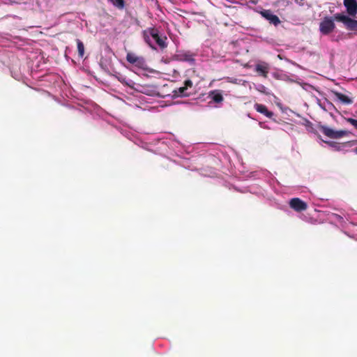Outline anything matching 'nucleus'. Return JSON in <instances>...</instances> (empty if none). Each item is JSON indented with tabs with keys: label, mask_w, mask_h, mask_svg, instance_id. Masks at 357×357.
Here are the masks:
<instances>
[{
	"label": "nucleus",
	"mask_w": 357,
	"mask_h": 357,
	"mask_svg": "<svg viewBox=\"0 0 357 357\" xmlns=\"http://www.w3.org/2000/svg\"><path fill=\"white\" fill-rule=\"evenodd\" d=\"M77 51L78 54L80 58H82L84 55V43L79 40L77 39Z\"/></svg>",
	"instance_id": "4468645a"
},
{
	"label": "nucleus",
	"mask_w": 357,
	"mask_h": 357,
	"mask_svg": "<svg viewBox=\"0 0 357 357\" xmlns=\"http://www.w3.org/2000/svg\"><path fill=\"white\" fill-rule=\"evenodd\" d=\"M261 15L275 26L278 25L281 22L279 17L273 13L271 10H264L260 12Z\"/></svg>",
	"instance_id": "0eeeda50"
},
{
	"label": "nucleus",
	"mask_w": 357,
	"mask_h": 357,
	"mask_svg": "<svg viewBox=\"0 0 357 357\" xmlns=\"http://www.w3.org/2000/svg\"><path fill=\"white\" fill-rule=\"evenodd\" d=\"M330 146L333 148L336 151H340L342 149V147H344L347 145L349 142L344 143V144H339L335 142H326Z\"/></svg>",
	"instance_id": "2eb2a0df"
},
{
	"label": "nucleus",
	"mask_w": 357,
	"mask_h": 357,
	"mask_svg": "<svg viewBox=\"0 0 357 357\" xmlns=\"http://www.w3.org/2000/svg\"><path fill=\"white\" fill-rule=\"evenodd\" d=\"M334 19L337 22L344 23L348 30L357 31V20H353L342 13L335 14Z\"/></svg>",
	"instance_id": "f03ea898"
},
{
	"label": "nucleus",
	"mask_w": 357,
	"mask_h": 357,
	"mask_svg": "<svg viewBox=\"0 0 357 357\" xmlns=\"http://www.w3.org/2000/svg\"><path fill=\"white\" fill-rule=\"evenodd\" d=\"M334 20L330 17H325L319 24V31L324 35L331 33L335 28Z\"/></svg>",
	"instance_id": "20e7f679"
},
{
	"label": "nucleus",
	"mask_w": 357,
	"mask_h": 357,
	"mask_svg": "<svg viewBox=\"0 0 357 357\" xmlns=\"http://www.w3.org/2000/svg\"><path fill=\"white\" fill-rule=\"evenodd\" d=\"M344 5L347 8V13L351 16H355L357 13L356 0H344Z\"/></svg>",
	"instance_id": "6e6552de"
},
{
	"label": "nucleus",
	"mask_w": 357,
	"mask_h": 357,
	"mask_svg": "<svg viewBox=\"0 0 357 357\" xmlns=\"http://www.w3.org/2000/svg\"><path fill=\"white\" fill-rule=\"evenodd\" d=\"M210 96L211 97L212 100L216 103H220L223 101L222 95L218 91H211L210 93Z\"/></svg>",
	"instance_id": "ddd939ff"
},
{
	"label": "nucleus",
	"mask_w": 357,
	"mask_h": 357,
	"mask_svg": "<svg viewBox=\"0 0 357 357\" xmlns=\"http://www.w3.org/2000/svg\"><path fill=\"white\" fill-rule=\"evenodd\" d=\"M186 87L181 86L174 91V96L177 97H186L190 95V93L187 92Z\"/></svg>",
	"instance_id": "f8f14e48"
},
{
	"label": "nucleus",
	"mask_w": 357,
	"mask_h": 357,
	"mask_svg": "<svg viewBox=\"0 0 357 357\" xmlns=\"http://www.w3.org/2000/svg\"><path fill=\"white\" fill-rule=\"evenodd\" d=\"M319 130L326 137L331 139H339L349 134L347 130H334L326 126H319Z\"/></svg>",
	"instance_id": "7ed1b4c3"
},
{
	"label": "nucleus",
	"mask_w": 357,
	"mask_h": 357,
	"mask_svg": "<svg viewBox=\"0 0 357 357\" xmlns=\"http://www.w3.org/2000/svg\"><path fill=\"white\" fill-rule=\"evenodd\" d=\"M119 80L123 83V84H126V85H128L130 86V84L126 81V78L125 77H119Z\"/></svg>",
	"instance_id": "6ab92c4d"
},
{
	"label": "nucleus",
	"mask_w": 357,
	"mask_h": 357,
	"mask_svg": "<svg viewBox=\"0 0 357 357\" xmlns=\"http://www.w3.org/2000/svg\"><path fill=\"white\" fill-rule=\"evenodd\" d=\"M143 37L145 42L153 50H156L153 41H154L162 50L167 47V36L163 34H160L158 29L155 27H150L144 30L143 31Z\"/></svg>",
	"instance_id": "f257e3e1"
},
{
	"label": "nucleus",
	"mask_w": 357,
	"mask_h": 357,
	"mask_svg": "<svg viewBox=\"0 0 357 357\" xmlns=\"http://www.w3.org/2000/svg\"><path fill=\"white\" fill-rule=\"evenodd\" d=\"M335 96L341 102L345 105H350L353 103V100L351 98L340 92H335Z\"/></svg>",
	"instance_id": "9b49d317"
},
{
	"label": "nucleus",
	"mask_w": 357,
	"mask_h": 357,
	"mask_svg": "<svg viewBox=\"0 0 357 357\" xmlns=\"http://www.w3.org/2000/svg\"><path fill=\"white\" fill-rule=\"evenodd\" d=\"M257 112L263 114L268 118H272L274 115L273 112L268 111L266 106L262 104L256 103L254 106Z\"/></svg>",
	"instance_id": "9d476101"
},
{
	"label": "nucleus",
	"mask_w": 357,
	"mask_h": 357,
	"mask_svg": "<svg viewBox=\"0 0 357 357\" xmlns=\"http://www.w3.org/2000/svg\"><path fill=\"white\" fill-rule=\"evenodd\" d=\"M303 1L304 0H295V2L296 3H298V5H300V6H303Z\"/></svg>",
	"instance_id": "412c9836"
},
{
	"label": "nucleus",
	"mask_w": 357,
	"mask_h": 357,
	"mask_svg": "<svg viewBox=\"0 0 357 357\" xmlns=\"http://www.w3.org/2000/svg\"><path fill=\"white\" fill-rule=\"evenodd\" d=\"M354 153L357 154V147L354 150Z\"/></svg>",
	"instance_id": "4be33fe9"
},
{
	"label": "nucleus",
	"mask_w": 357,
	"mask_h": 357,
	"mask_svg": "<svg viewBox=\"0 0 357 357\" xmlns=\"http://www.w3.org/2000/svg\"><path fill=\"white\" fill-rule=\"evenodd\" d=\"M192 85H193L192 82L190 79H187L184 82V86L186 87L187 89L188 88H192Z\"/></svg>",
	"instance_id": "a211bd4d"
},
{
	"label": "nucleus",
	"mask_w": 357,
	"mask_h": 357,
	"mask_svg": "<svg viewBox=\"0 0 357 357\" xmlns=\"http://www.w3.org/2000/svg\"><path fill=\"white\" fill-rule=\"evenodd\" d=\"M289 206L296 212L305 211L307 208V204L299 198H292L289 202Z\"/></svg>",
	"instance_id": "423d86ee"
},
{
	"label": "nucleus",
	"mask_w": 357,
	"mask_h": 357,
	"mask_svg": "<svg viewBox=\"0 0 357 357\" xmlns=\"http://www.w3.org/2000/svg\"><path fill=\"white\" fill-rule=\"evenodd\" d=\"M119 9H123L125 6L124 0H107Z\"/></svg>",
	"instance_id": "dca6fc26"
},
{
	"label": "nucleus",
	"mask_w": 357,
	"mask_h": 357,
	"mask_svg": "<svg viewBox=\"0 0 357 357\" xmlns=\"http://www.w3.org/2000/svg\"><path fill=\"white\" fill-rule=\"evenodd\" d=\"M347 121L350 123L356 129H357V119L349 118Z\"/></svg>",
	"instance_id": "f3484780"
},
{
	"label": "nucleus",
	"mask_w": 357,
	"mask_h": 357,
	"mask_svg": "<svg viewBox=\"0 0 357 357\" xmlns=\"http://www.w3.org/2000/svg\"><path fill=\"white\" fill-rule=\"evenodd\" d=\"M255 70L259 75L267 77L269 71L268 64L266 63H258L255 66Z\"/></svg>",
	"instance_id": "1a4fd4ad"
},
{
	"label": "nucleus",
	"mask_w": 357,
	"mask_h": 357,
	"mask_svg": "<svg viewBox=\"0 0 357 357\" xmlns=\"http://www.w3.org/2000/svg\"><path fill=\"white\" fill-rule=\"evenodd\" d=\"M126 60L128 63L139 68H144V66L146 65V61L144 57L137 56L132 52H128L127 54Z\"/></svg>",
	"instance_id": "39448f33"
},
{
	"label": "nucleus",
	"mask_w": 357,
	"mask_h": 357,
	"mask_svg": "<svg viewBox=\"0 0 357 357\" xmlns=\"http://www.w3.org/2000/svg\"><path fill=\"white\" fill-rule=\"evenodd\" d=\"M184 56H185V61H193V59L192 58L191 55L185 54Z\"/></svg>",
	"instance_id": "aec40b11"
}]
</instances>
